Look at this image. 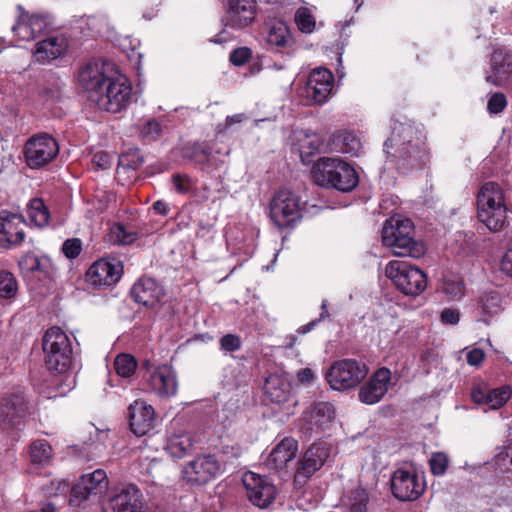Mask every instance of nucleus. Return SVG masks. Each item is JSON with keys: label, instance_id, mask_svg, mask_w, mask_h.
Returning a JSON list of instances; mask_svg holds the SVG:
<instances>
[{"label": "nucleus", "instance_id": "obj_56", "mask_svg": "<svg viewBox=\"0 0 512 512\" xmlns=\"http://www.w3.org/2000/svg\"><path fill=\"white\" fill-rule=\"evenodd\" d=\"M86 23L91 30L92 36L100 35L103 32V28L105 26V19L103 17L98 16H88L86 18Z\"/></svg>", "mask_w": 512, "mask_h": 512}, {"label": "nucleus", "instance_id": "obj_46", "mask_svg": "<svg viewBox=\"0 0 512 512\" xmlns=\"http://www.w3.org/2000/svg\"><path fill=\"white\" fill-rule=\"evenodd\" d=\"M493 465L500 473H506L512 467V443L506 447L497 449V453L493 458Z\"/></svg>", "mask_w": 512, "mask_h": 512}, {"label": "nucleus", "instance_id": "obj_4", "mask_svg": "<svg viewBox=\"0 0 512 512\" xmlns=\"http://www.w3.org/2000/svg\"><path fill=\"white\" fill-rule=\"evenodd\" d=\"M312 176L318 185L349 192L358 184L355 169L339 158H320L312 168Z\"/></svg>", "mask_w": 512, "mask_h": 512}, {"label": "nucleus", "instance_id": "obj_18", "mask_svg": "<svg viewBox=\"0 0 512 512\" xmlns=\"http://www.w3.org/2000/svg\"><path fill=\"white\" fill-rule=\"evenodd\" d=\"M123 273V265L116 258H102L94 262L87 272L91 285L111 286L117 283Z\"/></svg>", "mask_w": 512, "mask_h": 512}, {"label": "nucleus", "instance_id": "obj_61", "mask_svg": "<svg viewBox=\"0 0 512 512\" xmlns=\"http://www.w3.org/2000/svg\"><path fill=\"white\" fill-rule=\"evenodd\" d=\"M316 376L310 368H304L297 373V380L302 384H311Z\"/></svg>", "mask_w": 512, "mask_h": 512}, {"label": "nucleus", "instance_id": "obj_7", "mask_svg": "<svg viewBox=\"0 0 512 512\" xmlns=\"http://www.w3.org/2000/svg\"><path fill=\"white\" fill-rule=\"evenodd\" d=\"M367 365L356 359L335 361L325 373V378L333 390L345 391L357 387L368 374Z\"/></svg>", "mask_w": 512, "mask_h": 512}, {"label": "nucleus", "instance_id": "obj_28", "mask_svg": "<svg viewBox=\"0 0 512 512\" xmlns=\"http://www.w3.org/2000/svg\"><path fill=\"white\" fill-rule=\"evenodd\" d=\"M335 416L334 406L329 402L315 403L312 409L304 416L306 432L312 434L319 430L324 431L333 421Z\"/></svg>", "mask_w": 512, "mask_h": 512}, {"label": "nucleus", "instance_id": "obj_38", "mask_svg": "<svg viewBox=\"0 0 512 512\" xmlns=\"http://www.w3.org/2000/svg\"><path fill=\"white\" fill-rule=\"evenodd\" d=\"M439 291L442 292L449 301L460 300L466 293L463 277L453 273L444 275L439 286Z\"/></svg>", "mask_w": 512, "mask_h": 512}, {"label": "nucleus", "instance_id": "obj_58", "mask_svg": "<svg viewBox=\"0 0 512 512\" xmlns=\"http://www.w3.org/2000/svg\"><path fill=\"white\" fill-rule=\"evenodd\" d=\"M484 356L483 350L479 348L471 349L466 355L467 363L471 366H479L484 360Z\"/></svg>", "mask_w": 512, "mask_h": 512}, {"label": "nucleus", "instance_id": "obj_49", "mask_svg": "<svg viewBox=\"0 0 512 512\" xmlns=\"http://www.w3.org/2000/svg\"><path fill=\"white\" fill-rule=\"evenodd\" d=\"M448 463L449 460L445 453H433L429 460L430 470L432 474L436 476L443 475L447 470Z\"/></svg>", "mask_w": 512, "mask_h": 512}, {"label": "nucleus", "instance_id": "obj_6", "mask_svg": "<svg viewBox=\"0 0 512 512\" xmlns=\"http://www.w3.org/2000/svg\"><path fill=\"white\" fill-rule=\"evenodd\" d=\"M45 363L50 370L65 372L72 361V346L68 335L59 327L49 328L43 337Z\"/></svg>", "mask_w": 512, "mask_h": 512}, {"label": "nucleus", "instance_id": "obj_11", "mask_svg": "<svg viewBox=\"0 0 512 512\" xmlns=\"http://www.w3.org/2000/svg\"><path fill=\"white\" fill-rule=\"evenodd\" d=\"M58 153V142L47 133L31 136L24 146L25 162L31 169H37L49 164Z\"/></svg>", "mask_w": 512, "mask_h": 512}, {"label": "nucleus", "instance_id": "obj_1", "mask_svg": "<svg viewBox=\"0 0 512 512\" xmlns=\"http://www.w3.org/2000/svg\"><path fill=\"white\" fill-rule=\"evenodd\" d=\"M78 83L98 109L120 113L132 103L130 79L109 61H89L78 73Z\"/></svg>", "mask_w": 512, "mask_h": 512}, {"label": "nucleus", "instance_id": "obj_41", "mask_svg": "<svg viewBox=\"0 0 512 512\" xmlns=\"http://www.w3.org/2000/svg\"><path fill=\"white\" fill-rule=\"evenodd\" d=\"M27 214L31 223L37 227H44L50 219L49 210L40 198H34L30 201Z\"/></svg>", "mask_w": 512, "mask_h": 512}, {"label": "nucleus", "instance_id": "obj_31", "mask_svg": "<svg viewBox=\"0 0 512 512\" xmlns=\"http://www.w3.org/2000/svg\"><path fill=\"white\" fill-rule=\"evenodd\" d=\"M130 293L134 301L143 306H154L163 296L162 288L152 278H140Z\"/></svg>", "mask_w": 512, "mask_h": 512}, {"label": "nucleus", "instance_id": "obj_16", "mask_svg": "<svg viewBox=\"0 0 512 512\" xmlns=\"http://www.w3.org/2000/svg\"><path fill=\"white\" fill-rule=\"evenodd\" d=\"M242 482L253 505L266 508L275 500L277 488L269 478L248 471L243 474Z\"/></svg>", "mask_w": 512, "mask_h": 512}, {"label": "nucleus", "instance_id": "obj_43", "mask_svg": "<svg viewBox=\"0 0 512 512\" xmlns=\"http://www.w3.org/2000/svg\"><path fill=\"white\" fill-rule=\"evenodd\" d=\"M321 144L322 141L319 135L312 133L305 136V139L300 144L299 150L304 164L311 162L310 157L319 152Z\"/></svg>", "mask_w": 512, "mask_h": 512}, {"label": "nucleus", "instance_id": "obj_15", "mask_svg": "<svg viewBox=\"0 0 512 512\" xmlns=\"http://www.w3.org/2000/svg\"><path fill=\"white\" fill-rule=\"evenodd\" d=\"M107 474L103 469H96L82 475L71 489L70 504L80 505L90 497H101L108 488Z\"/></svg>", "mask_w": 512, "mask_h": 512}, {"label": "nucleus", "instance_id": "obj_60", "mask_svg": "<svg viewBox=\"0 0 512 512\" xmlns=\"http://www.w3.org/2000/svg\"><path fill=\"white\" fill-rule=\"evenodd\" d=\"M93 163L99 169H107L110 166V157L106 152H97L93 156Z\"/></svg>", "mask_w": 512, "mask_h": 512}, {"label": "nucleus", "instance_id": "obj_59", "mask_svg": "<svg viewBox=\"0 0 512 512\" xmlns=\"http://www.w3.org/2000/svg\"><path fill=\"white\" fill-rule=\"evenodd\" d=\"M501 271L512 278V248L508 249L501 258Z\"/></svg>", "mask_w": 512, "mask_h": 512}, {"label": "nucleus", "instance_id": "obj_37", "mask_svg": "<svg viewBox=\"0 0 512 512\" xmlns=\"http://www.w3.org/2000/svg\"><path fill=\"white\" fill-rule=\"evenodd\" d=\"M344 512H370L369 494L364 488H356L347 492L341 502Z\"/></svg>", "mask_w": 512, "mask_h": 512}, {"label": "nucleus", "instance_id": "obj_64", "mask_svg": "<svg viewBox=\"0 0 512 512\" xmlns=\"http://www.w3.org/2000/svg\"><path fill=\"white\" fill-rule=\"evenodd\" d=\"M318 323H320V321L318 319L312 320L309 323L301 326L298 329V332L301 334H306V333L310 332L311 330H313Z\"/></svg>", "mask_w": 512, "mask_h": 512}, {"label": "nucleus", "instance_id": "obj_9", "mask_svg": "<svg viewBox=\"0 0 512 512\" xmlns=\"http://www.w3.org/2000/svg\"><path fill=\"white\" fill-rule=\"evenodd\" d=\"M396 288L407 296H418L427 287V276L419 268L404 261H390L385 269Z\"/></svg>", "mask_w": 512, "mask_h": 512}, {"label": "nucleus", "instance_id": "obj_53", "mask_svg": "<svg viewBox=\"0 0 512 512\" xmlns=\"http://www.w3.org/2000/svg\"><path fill=\"white\" fill-rule=\"evenodd\" d=\"M221 350L225 352H234L240 349L241 339L234 334H226L220 339Z\"/></svg>", "mask_w": 512, "mask_h": 512}, {"label": "nucleus", "instance_id": "obj_24", "mask_svg": "<svg viewBox=\"0 0 512 512\" xmlns=\"http://www.w3.org/2000/svg\"><path fill=\"white\" fill-rule=\"evenodd\" d=\"M131 431L136 436H144L154 427V408L144 401L136 400L128 408Z\"/></svg>", "mask_w": 512, "mask_h": 512}, {"label": "nucleus", "instance_id": "obj_17", "mask_svg": "<svg viewBox=\"0 0 512 512\" xmlns=\"http://www.w3.org/2000/svg\"><path fill=\"white\" fill-rule=\"evenodd\" d=\"M104 512H146L141 490L134 484L122 487L109 497L103 506Z\"/></svg>", "mask_w": 512, "mask_h": 512}, {"label": "nucleus", "instance_id": "obj_14", "mask_svg": "<svg viewBox=\"0 0 512 512\" xmlns=\"http://www.w3.org/2000/svg\"><path fill=\"white\" fill-rule=\"evenodd\" d=\"M29 413L28 403L21 388L6 393L0 402V425L3 429L20 428Z\"/></svg>", "mask_w": 512, "mask_h": 512}, {"label": "nucleus", "instance_id": "obj_34", "mask_svg": "<svg viewBox=\"0 0 512 512\" xmlns=\"http://www.w3.org/2000/svg\"><path fill=\"white\" fill-rule=\"evenodd\" d=\"M264 41L267 49L279 51L292 47L293 39L287 24L276 21L268 25Z\"/></svg>", "mask_w": 512, "mask_h": 512}, {"label": "nucleus", "instance_id": "obj_36", "mask_svg": "<svg viewBox=\"0 0 512 512\" xmlns=\"http://www.w3.org/2000/svg\"><path fill=\"white\" fill-rule=\"evenodd\" d=\"M266 396L274 403L285 402L290 394V385L287 379L280 374H270L264 383Z\"/></svg>", "mask_w": 512, "mask_h": 512}, {"label": "nucleus", "instance_id": "obj_39", "mask_svg": "<svg viewBox=\"0 0 512 512\" xmlns=\"http://www.w3.org/2000/svg\"><path fill=\"white\" fill-rule=\"evenodd\" d=\"M477 304L481 312L489 317L497 315L503 309L502 297L497 290L483 292L479 296Z\"/></svg>", "mask_w": 512, "mask_h": 512}, {"label": "nucleus", "instance_id": "obj_42", "mask_svg": "<svg viewBox=\"0 0 512 512\" xmlns=\"http://www.w3.org/2000/svg\"><path fill=\"white\" fill-rule=\"evenodd\" d=\"M114 368L118 376L130 378L137 369V361L131 354H119L114 361Z\"/></svg>", "mask_w": 512, "mask_h": 512}, {"label": "nucleus", "instance_id": "obj_10", "mask_svg": "<svg viewBox=\"0 0 512 512\" xmlns=\"http://www.w3.org/2000/svg\"><path fill=\"white\" fill-rule=\"evenodd\" d=\"M304 203L295 192L288 189L277 191L270 202V217L279 228L293 226L302 217Z\"/></svg>", "mask_w": 512, "mask_h": 512}, {"label": "nucleus", "instance_id": "obj_40", "mask_svg": "<svg viewBox=\"0 0 512 512\" xmlns=\"http://www.w3.org/2000/svg\"><path fill=\"white\" fill-rule=\"evenodd\" d=\"M52 454V447L46 440H36L30 445L29 455L33 464L41 466L49 464Z\"/></svg>", "mask_w": 512, "mask_h": 512}, {"label": "nucleus", "instance_id": "obj_48", "mask_svg": "<svg viewBox=\"0 0 512 512\" xmlns=\"http://www.w3.org/2000/svg\"><path fill=\"white\" fill-rule=\"evenodd\" d=\"M171 181L173 183L174 190L178 194H187L195 186L193 179L186 174H173L171 177Z\"/></svg>", "mask_w": 512, "mask_h": 512}, {"label": "nucleus", "instance_id": "obj_5", "mask_svg": "<svg viewBox=\"0 0 512 512\" xmlns=\"http://www.w3.org/2000/svg\"><path fill=\"white\" fill-rule=\"evenodd\" d=\"M477 215L490 231L503 229L507 221V206L501 186L496 182L484 183L477 195Z\"/></svg>", "mask_w": 512, "mask_h": 512}, {"label": "nucleus", "instance_id": "obj_8", "mask_svg": "<svg viewBox=\"0 0 512 512\" xmlns=\"http://www.w3.org/2000/svg\"><path fill=\"white\" fill-rule=\"evenodd\" d=\"M257 4L255 0H228L225 13L222 17L224 29L215 36L214 43L222 44L232 38L227 29L241 30L248 27L255 20Z\"/></svg>", "mask_w": 512, "mask_h": 512}, {"label": "nucleus", "instance_id": "obj_19", "mask_svg": "<svg viewBox=\"0 0 512 512\" xmlns=\"http://www.w3.org/2000/svg\"><path fill=\"white\" fill-rule=\"evenodd\" d=\"M148 388L162 398L172 397L177 393L178 380L175 370L168 364L156 367L147 378Z\"/></svg>", "mask_w": 512, "mask_h": 512}, {"label": "nucleus", "instance_id": "obj_26", "mask_svg": "<svg viewBox=\"0 0 512 512\" xmlns=\"http://www.w3.org/2000/svg\"><path fill=\"white\" fill-rule=\"evenodd\" d=\"M330 456V448L324 443H315L305 452L296 477L308 478L318 471Z\"/></svg>", "mask_w": 512, "mask_h": 512}, {"label": "nucleus", "instance_id": "obj_63", "mask_svg": "<svg viewBox=\"0 0 512 512\" xmlns=\"http://www.w3.org/2000/svg\"><path fill=\"white\" fill-rule=\"evenodd\" d=\"M246 119V115L243 113L234 114L231 116H227L225 123L226 127H231L232 125L236 123H241Z\"/></svg>", "mask_w": 512, "mask_h": 512}, {"label": "nucleus", "instance_id": "obj_21", "mask_svg": "<svg viewBox=\"0 0 512 512\" xmlns=\"http://www.w3.org/2000/svg\"><path fill=\"white\" fill-rule=\"evenodd\" d=\"M334 86V76L332 72L323 67L315 68L311 71L306 84L307 97L317 104L327 101Z\"/></svg>", "mask_w": 512, "mask_h": 512}, {"label": "nucleus", "instance_id": "obj_35", "mask_svg": "<svg viewBox=\"0 0 512 512\" xmlns=\"http://www.w3.org/2000/svg\"><path fill=\"white\" fill-rule=\"evenodd\" d=\"M362 149V143L353 131H338L331 137V150L334 152L355 157L360 155Z\"/></svg>", "mask_w": 512, "mask_h": 512}, {"label": "nucleus", "instance_id": "obj_54", "mask_svg": "<svg viewBox=\"0 0 512 512\" xmlns=\"http://www.w3.org/2000/svg\"><path fill=\"white\" fill-rule=\"evenodd\" d=\"M251 57V50L247 47H241L234 49L230 53V61L235 66H241L245 64Z\"/></svg>", "mask_w": 512, "mask_h": 512}, {"label": "nucleus", "instance_id": "obj_52", "mask_svg": "<svg viewBox=\"0 0 512 512\" xmlns=\"http://www.w3.org/2000/svg\"><path fill=\"white\" fill-rule=\"evenodd\" d=\"M507 105L506 96L503 93H494L488 100L487 109L492 114H498L504 110Z\"/></svg>", "mask_w": 512, "mask_h": 512}, {"label": "nucleus", "instance_id": "obj_47", "mask_svg": "<svg viewBox=\"0 0 512 512\" xmlns=\"http://www.w3.org/2000/svg\"><path fill=\"white\" fill-rule=\"evenodd\" d=\"M295 21L303 33H311L315 29V19L310 10L306 7H300L295 14Z\"/></svg>", "mask_w": 512, "mask_h": 512}, {"label": "nucleus", "instance_id": "obj_44", "mask_svg": "<svg viewBox=\"0 0 512 512\" xmlns=\"http://www.w3.org/2000/svg\"><path fill=\"white\" fill-rule=\"evenodd\" d=\"M18 293V282L15 276L8 271H0V298L12 300Z\"/></svg>", "mask_w": 512, "mask_h": 512}, {"label": "nucleus", "instance_id": "obj_12", "mask_svg": "<svg viewBox=\"0 0 512 512\" xmlns=\"http://www.w3.org/2000/svg\"><path fill=\"white\" fill-rule=\"evenodd\" d=\"M391 490L401 501L417 500L425 491L424 477L413 466L400 467L392 474Z\"/></svg>", "mask_w": 512, "mask_h": 512}, {"label": "nucleus", "instance_id": "obj_29", "mask_svg": "<svg viewBox=\"0 0 512 512\" xmlns=\"http://www.w3.org/2000/svg\"><path fill=\"white\" fill-rule=\"evenodd\" d=\"M67 48L68 43L64 36H51L36 44L33 56L36 62L46 64L61 57Z\"/></svg>", "mask_w": 512, "mask_h": 512}, {"label": "nucleus", "instance_id": "obj_55", "mask_svg": "<svg viewBox=\"0 0 512 512\" xmlns=\"http://www.w3.org/2000/svg\"><path fill=\"white\" fill-rule=\"evenodd\" d=\"M440 320L444 325H456L460 321V312L455 308H445L440 314Z\"/></svg>", "mask_w": 512, "mask_h": 512}, {"label": "nucleus", "instance_id": "obj_2", "mask_svg": "<svg viewBox=\"0 0 512 512\" xmlns=\"http://www.w3.org/2000/svg\"><path fill=\"white\" fill-rule=\"evenodd\" d=\"M385 169L405 173L409 169L426 165L431 159L424 128L413 122L396 121L391 136L384 143Z\"/></svg>", "mask_w": 512, "mask_h": 512}, {"label": "nucleus", "instance_id": "obj_22", "mask_svg": "<svg viewBox=\"0 0 512 512\" xmlns=\"http://www.w3.org/2000/svg\"><path fill=\"white\" fill-rule=\"evenodd\" d=\"M228 153H222L215 144L194 143L187 149L185 156L192 159L201 170L210 172L218 168Z\"/></svg>", "mask_w": 512, "mask_h": 512}, {"label": "nucleus", "instance_id": "obj_32", "mask_svg": "<svg viewBox=\"0 0 512 512\" xmlns=\"http://www.w3.org/2000/svg\"><path fill=\"white\" fill-rule=\"evenodd\" d=\"M298 443L293 438H284L270 452L266 465L273 470L280 471L287 467L296 455Z\"/></svg>", "mask_w": 512, "mask_h": 512}, {"label": "nucleus", "instance_id": "obj_33", "mask_svg": "<svg viewBox=\"0 0 512 512\" xmlns=\"http://www.w3.org/2000/svg\"><path fill=\"white\" fill-rule=\"evenodd\" d=\"M25 221L19 214L0 212V234H3L9 245H18L24 238Z\"/></svg>", "mask_w": 512, "mask_h": 512}, {"label": "nucleus", "instance_id": "obj_23", "mask_svg": "<svg viewBox=\"0 0 512 512\" xmlns=\"http://www.w3.org/2000/svg\"><path fill=\"white\" fill-rule=\"evenodd\" d=\"M52 21L47 15L21 14L12 31L21 40L30 41L50 30Z\"/></svg>", "mask_w": 512, "mask_h": 512}, {"label": "nucleus", "instance_id": "obj_62", "mask_svg": "<svg viewBox=\"0 0 512 512\" xmlns=\"http://www.w3.org/2000/svg\"><path fill=\"white\" fill-rule=\"evenodd\" d=\"M152 209L157 213V214H160L162 216H167L168 213H169V206L166 202L162 201V200H158L156 202L153 203L152 205Z\"/></svg>", "mask_w": 512, "mask_h": 512}, {"label": "nucleus", "instance_id": "obj_3", "mask_svg": "<svg viewBox=\"0 0 512 512\" xmlns=\"http://www.w3.org/2000/svg\"><path fill=\"white\" fill-rule=\"evenodd\" d=\"M382 243L396 256L420 258L426 252L422 241L414 238V225L409 218L392 216L385 221L381 232Z\"/></svg>", "mask_w": 512, "mask_h": 512}, {"label": "nucleus", "instance_id": "obj_25", "mask_svg": "<svg viewBox=\"0 0 512 512\" xmlns=\"http://www.w3.org/2000/svg\"><path fill=\"white\" fill-rule=\"evenodd\" d=\"M491 73L485 80L494 86H502L512 75V54L505 48L495 49L490 59Z\"/></svg>", "mask_w": 512, "mask_h": 512}, {"label": "nucleus", "instance_id": "obj_50", "mask_svg": "<svg viewBox=\"0 0 512 512\" xmlns=\"http://www.w3.org/2000/svg\"><path fill=\"white\" fill-rule=\"evenodd\" d=\"M162 132V126L159 121L152 119L146 122L141 130V134L146 140H156Z\"/></svg>", "mask_w": 512, "mask_h": 512}, {"label": "nucleus", "instance_id": "obj_57", "mask_svg": "<svg viewBox=\"0 0 512 512\" xmlns=\"http://www.w3.org/2000/svg\"><path fill=\"white\" fill-rule=\"evenodd\" d=\"M19 266L27 271H34L39 268V260L35 255H25L20 261Z\"/></svg>", "mask_w": 512, "mask_h": 512}, {"label": "nucleus", "instance_id": "obj_45", "mask_svg": "<svg viewBox=\"0 0 512 512\" xmlns=\"http://www.w3.org/2000/svg\"><path fill=\"white\" fill-rule=\"evenodd\" d=\"M139 238L135 231L128 230L123 224H116L111 228L110 239L120 245H129Z\"/></svg>", "mask_w": 512, "mask_h": 512}, {"label": "nucleus", "instance_id": "obj_30", "mask_svg": "<svg viewBox=\"0 0 512 512\" xmlns=\"http://www.w3.org/2000/svg\"><path fill=\"white\" fill-rule=\"evenodd\" d=\"M511 391L507 386L491 389L486 385L473 388L471 398L474 403L486 405L489 409L501 408L510 398Z\"/></svg>", "mask_w": 512, "mask_h": 512}, {"label": "nucleus", "instance_id": "obj_20", "mask_svg": "<svg viewBox=\"0 0 512 512\" xmlns=\"http://www.w3.org/2000/svg\"><path fill=\"white\" fill-rule=\"evenodd\" d=\"M391 383V371L382 367L376 370L358 392L359 400L367 405L378 403L387 393Z\"/></svg>", "mask_w": 512, "mask_h": 512}, {"label": "nucleus", "instance_id": "obj_51", "mask_svg": "<svg viewBox=\"0 0 512 512\" xmlns=\"http://www.w3.org/2000/svg\"><path fill=\"white\" fill-rule=\"evenodd\" d=\"M64 255L69 259H75L82 251V242L78 238L67 239L62 245Z\"/></svg>", "mask_w": 512, "mask_h": 512}, {"label": "nucleus", "instance_id": "obj_27", "mask_svg": "<svg viewBox=\"0 0 512 512\" xmlns=\"http://www.w3.org/2000/svg\"><path fill=\"white\" fill-rule=\"evenodd\" d=\"M194 435L185 430L167 431L164 450L172 457L181 459L192 452L195 448Z\"/></svg>", "mask_w": 512, "mask_h": 512}, {"label": "nucleus", "instance_id": "obj_13", "mask_svg": "<svg viewBox=\"0 0 512 512\" xmlns=\"http://www.w3.org/2000/svg\"><path fill=\"white\" fill-rule=\"evenodd\" d=\"M223 472L222 463L214 454H200L185 464L183 480L192 485H204Z\"/></svg>", "mask_w": 512, "mask_h": 512}]
</instances>
